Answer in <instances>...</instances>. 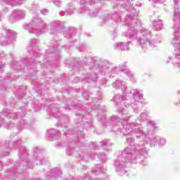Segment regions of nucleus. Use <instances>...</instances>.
<instances>
[{"label":"nucleus","instance_id":"obj_1","mask_svg":"<svg viewBox=\"0 0 180 180\" xmlns=\"http://www.w3.org/2000/svg\"><path fill=\"white\" fill-rule=\"evenodd\" d=\"M127 143L131 148H125L115 160L114 165L120 176L125 175L126 164L130 161L133 164H143L144 160L148 157V149L144 143H135L134 138L129 137Z\"/></svg>","mask_w":180,"mask_h":180},{"label":"nucleus","instance_id":"obj_2","mask_svg":"<svg viewBox=\"0 0 180 180\" xmlns=\"http://www.w3.org/2000/svg\"><path fill=\"white\" fill-rule=\"evenodd\" d=\"M130 120V116L123 117L121 120V124L122 128L119 129V131L122 133L124 136H127L132 133L135 134L136 139H140L146 143V144H150L155 147L157 144L160 147H162L167 144V139L162 138L161 136H153V139L150 136L154 133V130L157 129L155 127V122L154 121H149L147 124L148 131H144V128L140 127L141 124L136 122H132L129 124L128 122Z\"/></svg>","mask_w":180,"mask_h":180},{"label":"nucleus","instance_id":"obj_3","mask_svg":"<svg viewBox=\"0 0 180 180\" xmlns=\"http://www.w3.org/2000/svg\"><path fill=\"white\" fill-rule=\"evenodd\" d=\"M122 36L128 37L129 40H136L143 50H153L161 43L159 36L153 35L151 31L146 28H129L127 32H123Z\"/></svg>","mask_w":180,"mask_h":180},{"label":"nucleus","instance_id":"obj_4","mask_svg":"<svg viewBox=\"0 0 180 180\" xmlns=\"http://www.w3.org/2000/svg\"><path fill=\"white\" fill-rule=\"evenodd\" d=\"M94 66L101 75H108L110 78L115 77L119 71L126 74L131 79L134 78V75L127 68L126 63L120 65L118 68H114L111 70L109 69V63L108 61L101 62V63L98 61H96Z\"/></svg>","mask_w":180,"mask_h":180},{"label":"nucleus","instance_id":"obj_5","mask_svg":"<svg viewBox=\"0 0 180 180\" xmlns=\"http://www.w3.org/2000/svg\"><path fill=\"white\" fill-rule=\"evenodd\" d=\"M112 87L115 89H120V88L123 92V96L120 94L115 95L113 98V102L117 108V112H124L126 108L129 106V99L127 98L129 92H127L126 82L116 80L112 83Z\"/></svg>","mask_w":180,"mask_h":180},{"label":"nucleus","instance_id":"obj_6","mask_svg":"<svg viewBox=\"0 0 180 180\" xmlns=\"http://www.w3.org/2000/svg\"><path fill=\"white\" fill-rule=\"evenodd\" d=\"M25 30L29 33H36L37 34H43L46 32L47 25L41 18L34 17L30 24H26L23 26Z\"/></svg>","mask_w":180,"mask_h":180},{"label":"nucleus","instance_id":"obj_7","mask_svg":"<svg viewBox=\"0 0 180 180\" xmlns=\"http://www.w3.org/2000/svg\"><path fill=\"white\" fill-rule=\"evenodd\" d=\"M134 3L128 1V12H131V14L127 15V20L128 21V26L129 27H134L136 26H141V21L139 20V12L136 11Z\"/></svg>","mask_w":180,"mask_h":180},{"label":"nucleus","instance_id":"obj_8","mask_svg":"<svg viewBox=\"0 0 180 180\" xmlns=\"http://www.w3.org/2000/svg\"><path fill=\"white\" fill-rule=\"evenodd\" d=\"M131 95H133V101L134 102L131 103V108H133L134 112H137V109H139V105H140V101L143 99L144 95L140 92V91L137 89H131L130 91Z\"/></svg>","mask_w":180,"mask_h":180},{"label":"nucleus","instance_id":"obj_9","mask_svg":"<svg viewBox=\"0 0 180 180\" xmlns=\"http://www.w3.org/2000/svg\"><path fill=\"white\" fill-rule=\"evenodd\" d=\"M7 34L6 37H0V46L3 47L11 44V43L15 41V36H16V32L11 30H5Z\"/></svg>","mask_w":180,"mask_h":180},{"label":"nucleus","instance_id":"obj_10","mask_svg":"<svg viewBox=\"0 0 180 180\" xmlns=\"http://www.w3.org/2000/svg\"><path fill=\"white\" fill-rule=\"evenodd\" d=\"M174 2V13H173V26H180V11H179V2L180 0H173Z\"/></svg>","mask_w":180,"mask_h":180},{"label":"nucleus","instance_id":"obj_11","mask_svg":"<svg viewBox=\"0 0 180 180\" xmlns=\"http://www.w3.org/2000/svg\"><path fill=\"white\" fill-rule=\"evenodd\" d=\"M23 18H25V11L14 10L10 15L9 22L10 23H15L18 19H23Z\"/></svg>","mask_w":180,"mask_h":180},{"label":"nucleus","instance_id":"obj_12","mask_svg":"<svg viewBox=\"0 0 180 180\" xmlns=\"http://www.w3.org/2000/svg\"><path fill=\"white\" fill-rule=\"evenodd\" d=\"M129 44H131V41H128L127 43L117 42L113 44V49L120 50L121 51H129L130 50Z\"/></svg>","mask_w":180,"mask_h":180},{"label":"nucleus","instance_id":"obj_13","mask_svg":"<svg viewBox=\"0 0 180 180\" xmlns=\"http://www.w3.org/2000/svg\"><path fill=\"white\" fill-rule=\"evenodd\" d=\"M58 136H60V131L55 129H51L47 131L46 135L48 140H56L58 139Z\"/></svg>","mask_w":180,"mask_h":180},{"label":"nucleus","instance_id":"obj_14","mask_svg":"<svg viewBox=\"0 0 180 180\" xmlns=\"http://www.w3.org/2000/svg\"><path fill=\"white\" fill-rule=\"evenodd\" d=\"M50 26L51 29L55 30V32H51V34H56V33H58V30H60V29H63L64 24L61 22V21H53Z\"/></svg>","mask_w":180,"mask_h":180},{"label":"nucleus","instance_id":"obj_15","mask_svg":"<svg viewBox=\"0 0 180 180\" xmlns=\"http://www.w3.org/2000/svg\"><path fill=\"white\" fill-rule=\"evenodd\" d=\"M153 29L158 32H159V30H162V27H164L162 20L160 18L155 19L153 21Z\"/></svg>","mask_w":180,"mask_h":180},{"label":"nucleus","instance_id":"obj_16","mask_svg":"<svg viewBox=\"0 0 180 180\" xmlns=\"http://www.w3.org/2000/svg\"><path fill=\"white\" fill-rule=\"evenodd\" d=\"M33 155H34V160H39V164H41L43 165V164H44V162H46V160L45 159H41V158H40L41 154H39V153H40V149H39L38 147H36L33 149Z\"/></svg>","mask_w":180,"mask_h":180},{"label":"nucleus","instance_id":"obj_17","mask_svg":"<svg viewBox=\"0 0 180 180\" xmlns=\"http://www.w3.org/2000/svg\"><path fill=\"white\" fill-rule=\"evenodd\" d=\"M6 116L7 117H9L10 119H18L20 121V124H25V120H22V117L19 116V114L17 113H13L12 114V112H6Z\"/></svg>","mask_w":180,"mask_h":180},{"label":"nucleus","instance_id":"obj_18","mask_svg":"<svg viewBox=\"0 0 180 180\" xmlns=\"http://www.w3.org/2000/svg\"><path fill=\"white\" fill-rule=\"evenodd\" d=\"M100 143L103 146V148L106 151H109L112 148V146H113V143L109 139H104Z\"/></svg>","mask_w":180,"mask_h":180},{"label":"nucleus","instance_id":"obj_19","mask_svg":"<svg viewBox=\"0 0 180 180\" xmlns=\"http://www.w3.org/2000/svg\"><path fill=\"white\" fill-rule=\"evenodd\" d=\"M18 155L20 160H22V161H27V151L26 150V148L25 146H21L20 148V150L18 152Z\"/></svg>","mask_w":180,"mask_h":180},{"label":"nucleus","instance_id":"obj_20","mask_svg":"<svg viewBox=\"0 0 180 180\" xmlns=\"http://www.w3.org/2000/svg\"><path fill=\"white\" fill-rule=\"evenodd\" d=\"M148 119H150V115L148 112H141L138 117L139 122H147Z\"/></svg>","mask_w":180,"mask_h":180},{"label":"nucleus","instance_id":"obj_21","mask_svg":"<svg viewBox=\"0 0 180 180\" xmlns=\"http://www.w3.org/2000/svg\"><path fill=\"white\" fill-rule=\"evenodd\" d=\"M39 45V40L37 39H32L30 44V46L27 48V51H32L34 47H37Z\"/></svg>","mask_w":180,"mask_h":180},{"label":"nucleus","instance_id":"obj_22","mask_svg":"<svg viewBox=\"0 0 180 180\" xmlns=\"http://www.w3.org/2000/svg\"><path fill=\"white\" fill-rule=\"evenodd\" d=\"M98 80V75L95 73L89 75V77H87L84 81L86 82H96V81Z\"/></svg>","mask_w":180,"mask_h":180},{"label":"nucleus","instance_id":"obj_23","mask_svg":"<svg viewBox=\"0 0 180 180\" xmlns=\"http://www.w3.org/2000/svg\"><path fill=\"white\" fill-rule=\"evenodd\" d=\"M6 4H8V5H19V3L18 2H20L21 4H23V1H26V0H4Z\"/></svg>","mask_w":180,"mask_h":180},{"label":"nucleus","instance_id":"obj_24","mask_svg":"<svg viewBox=\"0 0 180 180\" xmlns=\"http://www.w3.org/2000/svg\"><path fill=\"white\" fill-rule=\"evenodd\" d=\"M75 151V149H74V147H72V146H71V143H68V146L66 149V154L68 155H71L74 154Z\"/></svg>","mask_w":180,"mask_h":180},{"label":"nucleus","instance_id":"obj_25","mask_svg":"<svg viewBox=\"0 0 180 180\" xmlns=\"http://www.w3.org/2000/svg\"><path fill=\"white\" fill-rule=\"evenodd\" d=\"M50 115H51V116H53V117H56V118H58L60 116V111L58 110V109H56V108L53 109L51 111Z\"/></svg>","mask_w":180,"mask_h":180},{"label":"nucleus","instance_id":"obj_26","mask_svg":"<svg viewBox=\"0 0 180 180\" xmlns=\"http://www.w3.org/2000/svg\"><path fill=\"white\" fill-rule=\"evenodd\" d=\"M88 4H95L94 0H80V5L82 6H86Z\"/></svg>","mask_w":180,"mask_h":180},{"label":"nucleus","instance_id":"obj_27","mask_svg":"<svg viewBox=\"0 0 180 180\" xmlns=\"http://www.w3.org/2000/svg\"><path fill=\"white\" fill-rule=\"evenodd\" d=\"M76 139L79 140L78 141H81V139H85V135L84 134V132L82 131H78L77 134Z\"/></svg>","mask_w":180,"mask_h":180},{"label":"nucleus","instance_id":"obj_28","mask_svg":"<svg viewBox=\"0 0 180 180\" xmlns=\"http://www.w3.org/2000/svg\"><path fill=\"white\" fill-rule=\"evenodd\" d=\"M53 50H52L53 53H55L56 54H60V48H58V42H56V44H53Z\"/></svg>","mask_w":180,"mask_h":180},{"label":"nucleus","instance_id":"obj_29","mask_svg":"<svg viewBox=\"0 0 180 180\" xmlns=\"http://www.w3.org/2000/svg\"><path fill=\"white\" fill-rule=\"evenodd\" d=\"M64 13L66 16H70V15L74 13V8H68L64 12Z\"/></svg>","mask_w":180,"mask_h":180},{"label":"nucleus","instance_id":"obj_30","mask_svg":"<svg viewBox=\"0 0 180 180\" xmlns=\"http://www.w3.org/2000/svg\"><path fill=\"white\" fill-rule=\"evenodd\" d=\"M98 158L101 160V161H106V155L105 154L99 155Z\"/></svg>","mask_w":180,"mask_h":180},{"label":"nucleus","instance_id":"obj_31","mask_svg":"<svg viewBox=\"0 0 180 180\" xmlns=\"http://www.w3.org/2000/svg\"><path fill=\"white\" fill-rule=\"evenodd\" d=\"M54 5H56V6H58V7L61 6V1L60 0H56L54 1Z\"/></svg>","mask_w":180,"mask_h":180},{"label":"nucleus","instance_id":"obj_32","mask_svg":"<svg viewBox=\"0 0 180 180\" xmlns=\"http://www.w3.org/2000/svg\"><path fill=\"white\" fill-rule=\"evenodd\" d=\"M155 4H164L165 0H152Z\"/></svg>","mask_w":180,"mask_h":180},{"label":"nucleus","instance_id":"obj_33","mask_svg":"<svg viewBox=\"0 0 180 180\" xmlns=\"http://www.w3.org/2000/svg\"><path fill=\"white\" fill-rule=\"evenodd\" d=\"M14 146H20L22 144V140L18 139L17 141L13 143Z\"/></svg>","mask_w":180,"mask_h":180},{"label":"nucleus","instance_id":"obj_34","mask_svg":"<svg viewBox=\"0 0 180 180\" xmlns=\"http://www.w3.org/2000/svg\"><path fill=\"white\" fill-rule=\"evenodd\" d=\"M41 13L42 15H46V14L49 13V10H47V9L41 10Z\"/></svg>","mask_w":180,"mask_h":180},{"label":"nucleus","instance_id":"obj_35","mask_svg":"<svg viewBox=\"0 0 180 180\" xmlns=\"http://www.w3.org/2000/svg\"><path fill=\"white\" fill-rule=\"evenodd\" d=\"M25 166L30 168V169L33 168V165H32L29 162H27V164L25 165Z\"/></svg>","mask_w":180,"mask_h":180},{"label":"nucleus","instance_id":"obj_36","mask_svg":"<svg viewBox=\"0 0 180 180\" xmlns=\"http://www.w3.org/2000/svg\"><path fill=\"white\" fill-rule=\"evenodd\" d=\"M117 120V116H112L111 117V122H116Z\"/></svg>","mask_w":180,"mask_h":180},{"label":"nucleus","instance_id":"obj_37","mask_svg":"<svg viewBox=\"0 0 180 180\" xmlns=\"http://www.w3.org/2000/svg\"><path fill=\"white\" fill-rule=\"evenodd\" d=\"M103 22H108L109 20V15H107L106 17H104L103 18Z\"/></svg>","mask_w":180,"mask_h":180},{"label":"nucleus","instance_id":"obj_38","mask_svg":"<svg viewBox=\"0 0 180 180\" xmlns=\"http://www.w3.org/2000/svg\"><path fill=\"white\" fill-rule=\"evenodd\" d=\"M0 72H4V65L0 64Z\"/></svg>","mask_w":180,"mask_h":180},{"label":"nucleus","instance_id":"obj_39","mask_svg":"<svg viewBox=\"0 0 180 180\" xmlns=\"http://www.w3.org/2000/svg\"><path fill=\"white\" fill-rule=\"evenodd\" d=\"M116 18H117V19H120V15H112V19H116Z\"/></svg>","mask_w":180,"mask_h":180},{"label":"nucleus","instance_id":"obj_40","mask_svg":"<svg viewBox=\"0 0 180 180\" xmlns=\"http://www.w3.org/2000/svg\"><path fill=\"white\" fill-rule=\"evenodd\" d=\"M68 108V109H74V108H77V105H70Z\"/></svg>","mask_w":180,"mask_h":180},{"label":"nucleus","instance_id":"obj_41","mask_svg":"<svg viewBox=\"0 0 180 180\" xmlns=\"http://www.w3.org/2000/svg\"><path fill=\"white\" fill-rule=\"evenodd\" d=\"M65 122L69 123L70 122V118L68 117L65 116Z\"/></svg>","mask_w":180,"mask_h":180},{"label":"nucleus","instance_id":"obj_42","mask_svg":"<svg viewBox=\"0 0 180 180\" xmlns=\"http://www.w3.org/2000/svg\"><path fill=\"white\" fill-rule=\"evenodd\" d=\"M91 146H93L94 150H96V146H95V143H91Z\"/></svg>","mask_w":180,"mask_h":180},{"label":"nucleus","instance_id":"obj_43","mask_svg":"<svg viewBox=\"0 0 180 180\" xmlns=\"http://www.w3.org/2000/svg\"><path fill=\"white\" fill-rule=\"evenodd\" d=\"M61 147H64V145H63V144H61V143H59V144L58 145V148H61Z\"/></svg>","mask_w":180,"mask_h":180},{"label":"nucleus","instance_id":"obj_44","mask_svg":"<svg viewBox=\"0 0 180 180\" xmlns=\"http://www.w3.org/2000/svg\"><path fill=\"white\" fill-rule=\"evenodd\" d=\"M13 124H9L8 126V129H11V127H13Z\"/></svg>","mask_w":180,"mask_h":180},{"label":"nucleus","instance_id":"obj_45","mask_svg":"<svg viewBox=\"0 0 180 180\" xmlns=\"http://www.w3.org/2000/svg\"><path fill=\"white\" fill-rule=\"evenodd\" d=\"M75 136V134H72V135H70V139H72V137Z\"/></svg>","mask_w":180,"mask_h":180},{"label":"nucleus","instance_id":"obj_46","mask_svg":"<svg viewBox=\"0 0 180 180\" xmlns=\"http://www.w3.org/2000/svg\"><path fill=\"white\" fill-rule=\"evenodd\" d=\"M86 123H89V124L92 123V119H90L89 122L86 121Z\"/></svg>","mask_w":180,"mask_h":180},{"label":"nucleus","instance_id":"obj_47","mask_svg":"<svg viewBox=\"0 0 180 180\" xmlns=\"http://www.w3.org/2000/svg\"><path fill=\"white\" fill-rule=\"evenodd\" d=\"M117 36V33H114V34H113V37H116Z\"/></svg>","mask_w":180,"mask_h":180},{"label":"nucleus","instance_id":"obj_48","mask_svg":"<svg viewBox=\"0 0 180 180\" xmlns=\"http://www.w3.org/2000/svg\"><path fill=\"white\" fill-rule=\"evenodd\" d=\"M86 11H82L80 10V13H85Z\"/></svg>","mask_w":180,"mask_h":180},{"label":"nucleus","instance_id":"obj_49","mask_svg":"<svg viewBox=\"0 0 180 180\" xmlns=\"http://www.w3.org/2000/svg\"><path fill=\"white\" fill-rule=\"evenodd\" d=\"M80 51H84V48L81 47L80 48Z\"/></svg>","mask_w":180,"mask_h":180},{"label":"nucleus","instance_id":"obj_50","mask_svg":"<svg viewBox=\"0 0 180 180\" xmlns=\"http://www.w3.org/2000/svg\"><path fill=\"white\" fill-rule=\"evenodd\" d=\"M106 84V80L105 79L103 80V82L102 83V84Z\"/></svg>","mask_w":180,"mask_h":180},{"label":"nucleus","instance_id":"obj_51","mask_svg":"<svg viewBox=\"0 0 180 180\" xmlns=\"http://www.w3.org/2000/svg\"><path fill=\"white\" fill-rule=\"evenodd\" d=\"M73 30H74V34H75V33H77V30H75V29H74V28H73Z\"/></svg>","mask_w":180,"mask_h":180},{"label":"nucleus","instance_id":"obj_52","mask_svg":"<svg viewBox=\"0 0 180 180\" xmlns=\"http://www.w3.org/2000/svg\"><path fill=\"white\" fill-rule=\"evenodd\" d=\"M0 57H4V53L0 54Z\"/></svg>","mask_w":180,"mask_h":180},{"label":"nucleus","instance_id":"obj_53","mask_svg":"<svg viewBox=\"0 0 180 180\" xmlns=\"http://www.w3.org/2000/svg\"><path fill=\"white\" fill-rule=\"evenodd\" d=\"M93 172H98V170H93Z\"/></svg>","mask_w":180,"mask_h":180},{"label":"nucleus","instance_id":"obj_54","mask_svg":"<svg viewBox=\"0 0 180 180\" xmlns=\"http://www.w3.org/2000/svg\"><path fill=\"white\" fill-rule=\"evenodd\" d=\"M80 160H84V158H81V157H80Z\"/></svg>","mask_w":180,"mask_h":180},{"label":"nucleus","instance_id":"obj_55","mask_svg":"<svg viewBox=\"0 0 180 180\" xmlns=\"http://www.w3.org/2000/svg\"><path fill=\"white\" fill-rule=\"evenodd\" d=\"M168 63H169V60H167V64H168Z\"/></svg>","mask_w":180,"mask_h":180},{"label":"nucleus","instance_id":"obj_56","mask_svg":"<svg viewBox=\"0 0 180 180\" xmlns=\"http://www.w3.org/2000/svg\"><path fill=\"white\" fill-rule=\"evenodd\" d=\"M93 18H95V16H96V15H91Z\"/></svg>","mask_w":180,"mask_h":180},{"label":"nucleus","instance_id":"obj_57","mask_svg":"<svg viewBox=\"0 0 180 180\" xmlns=\"http://www.w3.org/2000/svg\"><path fill=\"white\" fill-rule=\"evenodd\" d=\"M69 133H72V131H70Z\"/></svg>","mask_w":180,"mask_h":180},{"label":"nucleus","instance_id":"obj_58","mask_svg":"<svg viewBox=\"0 0 180 180\" xmlns=\"http://www.w3.org/2000/svg\"><path fill=\"white\" fill-rule=\"evenodd\" d=\"M77 139H75V143H77V141H76Z\"/></svg>","mask_w":180,"mask_h":180},{"label":"nucleus","instance_id":"obj_59","mask_svg":"<svg viewBox=\"0 0 180 180\" xmlns=\"http://www.w3.org/2000/svg\"><path fill=\"white\" fill-rule=\"evenodd\" d=\"M83 96H85V94H83Z\"/></svg>","mask_w":180,"mask_h":180},{"label":"nucleus","instance_id":"obj_60","mask_svg":"<svg viewBox=\"0 0 180 180\" xmlns=\"http://www.w3.org/2000/svg\"><path fill=\"white\" fill-rule=\"evenodd\" d=\"M100 107V105H97V108H99Z\"/></svg>","mask_w":180,"mask_h":180},{"label":"nucleus","instance_id":"obj_61","mask_svg":"<svg viewBox=\"0 0 180 180\" xmlns=\"http://www.w3.org/2000/svg\"><path fill=\"white\" fill-rule=\"evenodd\" d=\"M115 129H117V127H115Z\"/></svg>","mask_w":180,"mask_h":180},{"label":"nucleus","instance_id":"obj_62","mask_svg":"<svg viewBox=\"0 0 180 180\" xmlns=\"http://www.w3.org/2000/svg\"><path fill=\"white\" fill-rule=\"evenodd\" d=\"M36 164H37V165H39V163H37V162H36Z\"/></svg>","mask_w":180,"mask_h":180}]
</instances>
